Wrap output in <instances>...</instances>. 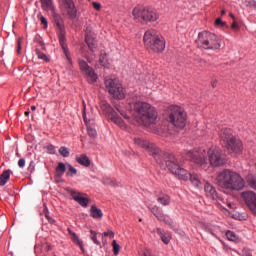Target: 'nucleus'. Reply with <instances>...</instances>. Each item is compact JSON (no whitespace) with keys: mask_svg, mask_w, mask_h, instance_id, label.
<instances>
[{"mask_svg":"<svg viewBox=\"0 0 256 256\" xmlns=\"http://www.w3.org/2000/svg\"><path fill=\"white\" fill-rule=\"evenodd\" d=\"M130 108L134 111L138 123L142 125H153L157 121V110L147 102L129 103Z\"/></svg>","mask_w":256,"mask_h":256,"instance_id":"obj_1","label":"nucleus"},{"mask_svg":"<svg viewBox=\"0 0 256 256\" xmlns=\"http://www.w3.org/2000/svg\"><path fill=\"white\" fill-rule=\"evenodd\" d=\"M162 163H164V166L163 164H159L162 169H169L171 173L181 181H187L189 179V173L187 170L181 168V163H183L181 158H177L173 154L166 153L164 154V157H162Z\"/></svg>","mask_w":256,"mask_h":256,"instance_id":"obj_2","label":"nucleus"},{"mask_svg":"<svg viewBox=\"0 0 256 256\" xmlns=\"http://www.w3.org/2000/svg\"><path fill=\"white\" fill-rule=\"evenodd\" d=\"M144 45L154 53H161L165 50V40L156 30H147L143 37Z\"/></svg>","mask_w":256,"mask_h":256,"instance_id":"obj_3","label":"nucleus"},{"mask_svg":"<svg viewBox=\"0 0 256 256\" xmlns=\"http://www.w3.org/2000/svg\"><path fill=\"white\" fill-rule=\"evenodd\" d=\"M196 44L198 47L210 51H219V49H221V39L219 36L209 31L200 32Z\"/></svg>","mask_w":256,"mask_h":256,"instance_id":"obj_4","label":"nucleus"},{"mask_svg":"<svg viewBox=\"0 0 256 256\" xmlns=\"http://www.w3.org/2000/svg\"><path fill=\"white\" fill-rule=\"evenodd\" d=\"M132 15L138 23H155L159 19V14L151 7L136 6Z\"/></svg>","mask_w":256,"mask_h":256,"instance_id":"obj_5","label":"nucleus"},{"mask_svg":"<svg viewBox=\"0 0 256 256\" xmlns=\"http://www.w3.org/2000/svg\"><path fill=\"white\" fill-rule=\"evenodd\" d=\"M134 143L138 147H141L142 149L148 151V153L152 155V157L155 159L158 165H162L163 167H165V164L163 163V157L165 156L166 153H163L155 144L141 137L134 138Z\"/></svg>","mask_w":256,"mask_h":256,"instance_id":"obj_6","label":"nucleus"},{"mask_svg":"<svg viewBox=\"0 0 256 256\" xmlns=\"http://www.w3.org/2000/svg\"><path fill=\"white\" fill-rule=\"evenodd\" d=\"M52 17H53L54 25H56L59 31L58 32L59 43L64 51L67 61L71 63V53L69 52V48L65 43V26L63 24V17H61V14L55 12V9L54 11H52Z\"/></svg>","mask_w":256,"mask_h":256,"instance_id":"obj_7","label":"nucleus"},{"mask_svg":"<svg viewBox=\"0 0 256 256\" xmlns=\"http://www.w3.org/2000/svg\"><path fill=\"white\" fill-rule=\"evenodd\" d=\"M105 88L114 99H125V90L117 78L106 77L104 79Z\"/></svg>","mask_w":256,"mask_h":256,"instance_id":"obj_8","label":"nucleus"},{"mask_svg":"<svg viewBox=\"0 0 256 256\" xmlns=\"http://www.w3.org/2000/svg\"><path fill=\"white\" fill-rule=\"evenodd\" d=\"M169 121L174 125V127H178L179 129H183L185 125H187V114L181 107L179 106H171L169 112Z\"/></svg>","mask_w":256,"mask_h":256,"instance_id":"obj_9","label":"nucleus"},{"mask_svg":"<svg viewBox=\"0 0 256 256\" xmlns=\"http://www.w3.org/2000/svg\"><path fill=\"white\" fill-rule=\"evenodd\" d=\"M187 157L192 163H195L201 169H207L209 163L207 162V151L203 148H196L194 150L186 151Z\"/></svg>","mask_w":256,"mask_h":256,"instance_id":"obj_10","label":"nucleus"},{"mask_svg":"<svg viewBox=\"0 0 256 256\" xmlns=\"http://www.w3.org/2000/svg\"><path fill=\"white\" fill-rule=\"evenodd\" d=\"M208 161L212 167H221V165H225L227 163V159L225 158V154L218 147L212 146L207 151Z\"/></svg>","mask_w":256,"mask_h":256,"instance_id":"obj_11","label":"nucleus"},{"mask_svg":"<svg viewBox=\"0 0 256 256\" xmlns=\"http://www.w3.org/2000/svg\"><path fill=\"white\" fill-rule=\"evenodd\" d=\"M245 187V180L239 173L230 170L228 182L226 183V190L228 191H241Z\"/></svg>","mask_w":256,"mask_h":256,"instance_id":"obj_12","label":"nucleus"},{"mask_svg":"<svg viewBox=\"0 0 256 256\" xmlns=\"http://www.w3.org/2000/svg\"><path fill=\"white\" fill-rule=\"evenodd\" d=\"M100 107H101L102 111L106 115H108V119L110 121H112V123H115L121 129L126 128V125H125V122L123 121V119H121V117H119L117 112H115V110H113V108H111V105H109V103H107V101H104V100L101 101L100 102Z\"/></svg>","mask_w":256,"mask_h":256,"instance_id":"obj_13","label":"nucleus"},{"mask_svg":"<svg viewBox=\"0 0 256 256\" xmlns=\"http://www.w3.org/2000/svg\"><path fill=\"white\" fill-rule=\"evenodd\" d=\"M79 68L83 75H85L88 83H95V81H97V73H95V70H93L85 60H79Z\"/></svg>","mask_w":256,"mask_h":256,"instance_id":"obj_14","label":"nucleus"},{"mask_svg":"<svg viewBox=\"0 0 256 256\" xmlns=\"http://www.w3.org/2000/svg\"><path fill=\"white\" fill-rule=\"evenodd\" d=\"M224 147L227 149L230 153H235V155H239V153H242L243 151V142L239 140L237 137H233L231 140H228Z\"/></svg>","mask_w":256,"mask_h":256,"instance_id":"obj_15","label":"nucleus"},{"mask_svg":"<svg viewBox=\"0 0 256 256\" xmlns=\"http://www.w3.org/2000/svg\"><path fill=\"white\" fill-rule=\"evenodd\" d=\"M60 9L66 11L70 19H75L77 17V8H75V3L73 0H58Z\"/></svg>","mask_w":256,"mask_h":256,"instance_id":"obj_16","label":"nucleus"},{"mask_svg":"<svg viewBox=\"0 0 256 256\" xmlns=\"http://www.w3.org/2000/svg\"><path fill=\"white\" fill-rule=\"evenodd\" d=\"M85 43L88 45V49H90L92 53H95V50L97 49V38L95 37V32H93L91 26H88L85 29Z\"/></svg>","mask_w":256,"mask_h":256,"instance_id":"obj_17","label":"nucleus"},{"mask_svg":"<svg viewBox=\"0 0 256 256\" xmlns=\"http://www.w3.org/2000/svg\"><path fill=\"white\" fill-rule=\"evenodd\" d=\"M242 199L245 201L247 207L254 215H256V194L253 191H247L242 193Z\"/></svg>","mask_w":256,"mask_h":256,"instance_id":"obj_18","label":"nucleus"},{"mask_svg":"<svg viewBox=\"0 0 256 256\" xmlns=\"http://www.w3.org/2000/svg\"><path fill=\"white\" fill-rule=\"evenodd\" d=\"M230 173V169H225L221 172H218L216 176V185H218V187L221 189H226Z\"/></svg>","mask_w":256,"mask_h":256,"instance_id":"obj_19","label":"nucleus"},{"mask_svg":"<svg viewBox=\"0 0 256 256\" xmlns=\"http://www.w3.org/2000/svg\"><path fill=\"white\" fill-rule=\"evenodd\" d=\"M70 195L72 199H74V201H76L77 203H79V205H81V207H87V205H89V199L83 197L81 193L75 190H70Z\"/></svg>","mask_w":256,"mask_h":256,"instance_id":"obj_20","label":"nucleus"},{"mask_svg":"<svg viewBox=\"0 0 256 256\" xmlns=\"http://www.w3.org/2000/svg\"><path fill=\"white\" fill-rule=\"evenodd\" d=\"M220 139H221V143L224 145L226 143H228V141L232 140L235 136L233 135V130L227 128V127H223L220 130Z\"/></svg>","mask_w":256,"mask_h":256,"instance_id":"obj_21","label":"nucleus"},{"mask_svg":"<svg viewBox=\"0 0 256 256\" xmlns=\"http://www.w3.org/2000/svg\"><path fill=\"white\" fill-rule=\"evenodd\" d=\"M156 233L157 235H159L162 243H164L165 245H169V243L171 242V233L167 232L161 228H156Z\"/></svg>","mask_w":256,"mask_h":256,"instance_id":"obj_22","label":"nucleus"},{"mask_svg":"<svg viewBox=\"0 0 256 256\" xmlns=\"http://www.w3.org/2000/svg\"><path fill=\"white\" fill-rule=\"evenodd\" d=\"M204 189L207 197L210 199H217V190L213 185H211L209 182H206Z\"/></svg>","mask_w":256,"mask_h":256,"instance_id":"obj_23","label":"nucleus"},{"mask_svg":"<svg viewBox=\"0 0 256 256\" xmlns=\"http://www.w3.org/2000/svg\"><path fill=\"white\" fill-rule=\"evenodd\" d=\"M83 119L87 125V131H88L89 137H92V139H95V137H97V130L89 126V123H91V120H87V115L85 113L83 114Z\"/></svg>","mask_w":256,"mask_h":256,"instance_id":"obj_24","label":"nucleus"},{"mask_svg":"<svg viewBox=\"0 0 256 256\" xmlns=\"http://www.w3.org/2000/svg\"><path fill=\"white\" fill-rule=\"evenodd\" d=\"M76 161L79 163V165H83V167H89V165H91V160H89V157H87L86 154L77 156Z\"/></svg>","mask_w":256,"mask_h":256,"instance_id":"obj_25","label":"nucleus"},{"mask_svg":"<svg viewBox=\"0 0 256 256\" xmlns=\"http://www.w3.org/2000/svg\"><path fill=\"white\" fill-rule=\"evenodd\" d=\"M11 179V170H5L1 175H0V186L5 187L7 185V181Z\"/></svg>","mask_w":256,"mask_h":256,"instance_id":"obj_26","label":"nucleus"},{"mask_svg":"<svg viewBox=\"0 0 256 256\" xmlns=\"http://www.w3.org/2000/svg\"><path fill=\"white\" fill-rule=\"evenodd\" d=\"M90 215L93 219H101L103 217V211L97 208V206L93 205L90 208Z\"/></svg>","mask_w":256,"mask_h":256,"instance_id":"obj_27","label":"nucleus"},{"mask_svg":"<svg viewBox=\"0 0 256 256\" xmlns=\"http://www.w3.org/2000/svg\"><path fill=\"white\" fill-rule=\"evenodd\" d=\"M40 3L44 11H55V6H53V0H40Z\"/></svg>","mask_w":256,"mask_h":256,"instance_id":"obj_28","label":"nucleus"},{"mask_svg":"<svg viewBox=\"0 0 256 256\" xmlns=\"http://www.w3.org/2000/svg\"><path fill=\"white\" fill-rule=\"evenodd\" d=\"M151 213L156 216L158 220L165 219V214H163V211H161V208L159 206H153L150 208Z\"/></svg>","mask_w":256,"mask_h":256,"instance_id":"obj_29","label":"nucleus"},{"mask_svg":"<svg viewBox=\"0 0 256 256\" xmlns=\"http://www.w3.org/2000/svg\"><path fill=\"white\" fill-rule=\"evenodd\" d=\"M188 179L190 180L192 185H194V187H199V185H201V178H199V175H197L196 173H189Z\"/></svg>","mask_w":256,"mask_h":256,"instance_id":"obj_30","label":"nucleus"},{"mask_svg":"<svg viewBox=\"0 0 256 256\" xmlns=\"http://www.w3.org/2000/svg\"><path fill=\"white\" fill-rule=\"evenodd\" d=\"M68 233L71 236L72 241L76 244L79 245L81 249H83V242L79 239L77 234L75 232L71 231V229H68Z\"/></svg>","mask_w":256,"mask_h":256,"instance_id":"obj_31","label":"nucleus"},{"mask_svg":"<svg viewBox=\"0 0 256 256\" xmlns=\"http://www.w3.org/2000/svg\"><path fill=\"white\" fill-rule=\"evenodd\" d=\"M157 201L160 203V205L167 206L169 203H171V198L169 195H162L157 198Z\"/></svg>","mask_w":256,"mask_h":256,"instance_id":"obj_32","label":"nucleus"},{"mask_svg":"<svg viewBox=\"0 0 256 256\" xmlns=\"http://www.w3.org/2000/svg\"><path fill=\"white\" fill-rule=\"evenodd\" d=\"M246 181H247L249 187L256 190V176H254L253 174H249L246 177Z\"/></svg>","mask_w":256,"mask_h":256,"instance_id":"obj_33","label":"nucleus"},{"mask_svg":"<svg viewBox=\"0 0 256 256\" xmlns=\"http://www.w3.org/2000/svg\"><path fill=\"white\" fill-rule=\"evenodd\" d=\"M67 171L65 164L63 162H60L58 166L56 167V175L57 177H63V174Z\"/></svg>","mask_w":256,"mask_h":256,"instance_id":"obj_34","label":"nucleus"},{"mask_svg":"<svg viewBox=\"0 0 256 256\" xmlns=\"http://www.w3.org/2000/svg\"><path fill=\"white\" fill-rule=\"evenodd\" d=\"M99 63L100 65H102V67H107L108 59H107V53H105V51L100 52Z\"/></svg>","mask_w":256,"mask_h":256,"instance_id":"obj_35","label":"nucleus"},{"mask_svg":"<svg viewBox=\"0 0 256 256\" xmlns=\"http://www.w3.org/2000/svg\"><path fill=\"white\" fill-rule=\"evenodd\" d=\"M35 53H36L38 59H41L42 61H46V63H49V58L47 57V55L45 53L41 52V50L36 48Z\"/></svg>","mask_w":256,"mask_h":256,"instance_id":"obj_36","label":"nucleus"},{"mask_svg":"<svg viewBox=\"0 0 256 256\" xmlns=\"http://www.w3.org/2000/svg\"><path fill=\"white\" fill-rule=\"evenodd\" d=\"M115 109H116V111H118V113H120V115H121L122 117H124V119L129 120V116L127 115V112L124 111L119 105H116V106H115Z\"/></svg>","mask_w":256,"mask_h":256,"instance_id":"obj_37","label":"nucleus"},{"mask_svg":"<svg viewBox=\"0 0 256 256\" xmlns=\"http://www.w3.org/2000/svg\"><path fill=\"white\" fill-rule=\"evenodd\" d=\"M112 247H113V253L115 256L119 255V250L121 249V246H119V244H117L116 240H113L112 242Z\"/></svg>","mask_w":256,"mask_h":256,"instance_id":"obj_38","label":"nucleus"},{"mask_svg":"<svg viewBox=\"0 0 256 256\" xmlns=\"http://www.w3.org/2000/svg\"><path fill=\"white\" fill-rule=\"evenodd\" d=\"M68 177H73L74 175H77V169H75L72 165L68 164Z\"/></svg>","mask_w":256,"mask_h":256,"instance_id":"obj_39","label":"nucleus"},{"mask_svg":"<svg viewBox=\"0 0 256 256\" xmlns=\"http://www.w3.org/2000/svg\"><path fill=\"white\" fill-rule=\"evenodd\" d=\"M102 183L104 185H110L112 187H115V181H113L111 178L109 177H104L103 180H102Z\"/></svg>","mask_w":256,"mask_h":256,"instance_id":"obj_40","label":"nucleus"},{"mask_svg":"<svg viewBox=\"0 0 256 256\" xmlns=\"http://www.w3.org/2000/svg\"><path fill=\"white\" fill-rule=\"evenodd\" d=\"M59 153L62 155V157H69V149H67L65 146L60 147Z\"/></svg>","mask_w":256,"mask_h":256,"instance_id":"obj_41","label":"nucleus"},{"mask_svg":"<svg viewBox=\"0 0 256 256\" xmlns=\"http://www.w3.org/2000/svg\"><path fill=\"white\" fill-rule=\"evenodd\" d=\"M226 237H227L228 241H236L237 240V235H235V233L231 232V231L226 232Z\"/></svg>","mask_w":256,"mask_h":256,"instance_id":"obj_42","label":"nucleus"},{"mask_svg":"<svg viewBox=\"0 0 256 256\" xmlns=\"http://www.w3.org/2000/svg\"><path fill=\"white\" fill-rule=\"evenodd\" d=\"M90 235L91 240L93 241V243H95V245H101V243L97 241V233L95 231L91 230Z\"/></svg>","mask_w":256,"mask_h":256,"instance_id":"obj_43","label":"nucleus"},{"mask_svg":"<svg viewBox=\"0 0 256 256\" xmlns=\"http://www.w3.org/2000/svg\"><path fill=\"white\" fill-rule=\"evenodd\" d=\"M158 221H163L166 225H169V227H173V220H171V218L167 217L166 215H164L162 220Z\"/></svg>","mask_w":256,"mask_h":256,"instance_id":"obj_44","label":"nucleus"},{"mask_svg":"<svg viewBox=\"0 0 256 256\" xmlns=\"http://www.w3.org/2000/svg\"><path fill=\"white\" fill-rule=\"evenodd\" d=\"M246 6L251 7L252 9H256V0L247 1Z\"/></svg>","mask_w":256,"mask_h":256,"instance_id":"obj_45","label":"nucleus"},{"mask_svg":"<svg viewBox=\"0 0 256 256\" xmlns=\"http://www.w3.org/2000/svg\"><path fill=\"white\" fill-rule=\"evenodd\" d=\"M104 237H110V239H113L115 237V233L111 230H108L107 232L103 233Z\"/></svg>","mask_w":256,"mask_h":256,"instance_id":"obj_46","label":"nucleus"},{"mask_svg":"<svg viewBox=\"0 0 256 256\" xmlns=\"http://www.w3.org/2000/svg\"><path fill=\"white\" fill-rule=\"evenodd\" d=\"M47 151L53 155L55 153V146L49 144L47 147H46Z\"/></svg>","mask_w":256,"mask_h":256,"instance_id":"obj_47","label":"nucleus"},{"mask_svg":"<svg viewBox=\"0 0 256 256\" xmlns=\"http://www.w3.org/2000/svg\"><path fill=\"white\" fill-rule=\"evenodd\" d=\"M18 167H20V169H23V167H25V158L19 159Z\"/></svg>","mask_w":256,"mask_h":256,"instance_id":"obj_48","label":"nucleus"},{"mask_svg":"<svg viewBox=\"0 0 256 256\" xmlns=\"http://www.w3.org/2000/svg\"><path fill=\"white\" fill-rule=\"evenodd\" d=\"M94 9H96V11H100L101 10V4L97 3V2H93L92 3Z\"/></svg>","mask_w":256,"mask_h":256,"instance_id":"obj_49","label":"nucleus"},{"mask_svg":"<svg viewBox=\"0 0 256 256\" xmlns=\"http://www.w3.org/2000/svg\"><path fill=\"white\" fill-rule=\"evenodd\" d=\"M40 21H41V24L44 25L45 29H47V19L41 16Z\"/></svg>","mask_w":256,"mask_h":256,"instance_id":"obj_50","label":"nucleus"},{"mask_svg":"<svg viewBox=\"0 0 256 256\" xmlns=\"http://www.w3.org/2000/svg\"><path fill=\"white\" fill-rule=\"evenodd\" d=\"M215 25H221V26H223V25H225V23L223 22V20H221V18H218V19H216V21H215Z\"/></svg>","mask_w":256,"mask_h":256,"instance_id":"obj_51","label":"nucleus"},{"mask_svg":"<svg viewBox=\"0 0 256 256\" xmlns=\"http://www.w3.org/2000/svg\"><path fill=\"white\" fill-rule=\"evenodd\" d=\"M21 38L20 39H18V42H17V44H18V48H17V53H21Z\"/></svg>","mask_w":256,"mask_h":256,"instance_id":"obj_52","label":"nucleus"},{"mask_svg":"<svg viewBox=\"0 0 256 256\" xmlns=\"http://www.w3.org/2000/svg\"><path fill=\"white\" fill-rule=\"evenodd\" d=\"M143 256H153V254H151V250L146 249L143 253Z\"/></svg>","mask_w":256,"mask_h":256,"instance_id":"obj_53","label":"nucleus"},{"mask_svg":"<svg viewBox=\"0 0 256 256\" xmlns=\"http://www.w3.org/2000/svg\"><path fill=\"white\" fill-rule=\"evenodd\" d=\"M231 28L232 29H239V24H237V22H233L232 25H231Z\"/></svg>","mask_w":256,"mask_h":256,"instance_id":"obj_54","label":"nucleus"},{"mask_svg":"<svg viewBox=\"0 0 256 256\" xmlns=\"http://www.w3.org/2000/svg\"><path fill=\"white\" fill-rule=\"evenodd\" d=\"M211 86H212L213 88L217 87V80H213V81L211 82Z\"/></svg>","mask_w":256,"mask_h":256,"instance_id":"obj_55","label":"nucleus"},{"mask_svg":"<svg viewBox=\"0 0 256 256\" xmlns=\"http://www.w3.org/2000/svg\"><path fill=\"white\" fill-rule=\"evenodd\" d=\"M46 217L48 218V220L50 221V223H55V220H53L52 218H49V216L46 215Z\"/></svg>","mask_w":256,"mask_h":256,"instance_id":"obj_56","label":"nucleus"},{"mask_svg":"<svg viewBox=\"0 0 256 256\" xmlns=\"http://www.w3.org/2000/svg\"><path fill=\"white\" fill-rule=\"evenodd\" d=\"M37 107L31 106V111H36Z\"/></svg>","mask_w":256,"mask_h":256,"instance_id":"obj_57","label":"nucleus"},{"mask_svg":"<svg viewBox=\"0 0 256 256\" xmlns=\"http://www.w3.org/2000/svg\"><path fill=\"white\" fill-rule=\"evenodd\" d=\"M25 117H29V111L24 112Z\"/></svg>","mask_w":256,"mask_h":256,"instance_id":"obj_58","label":"nucleus"},{"mask_svg":"<svg viewBox=\"0 0 256 256\" xmlns=\"http://www.w3.org/2000/svg\"><path fill=\"white\" fill-rule=\"evenodd\" d=\"M88 63H91L92 59L86 56Z\"/></svg>","mask_w":256,"mask_h":256,"instance_id":"obj_59","label":"nucleus"},{"mask_svg":"<svg viewBox=\"0 0 256 256\" xmlns=\"http://www.w3.org/2000/svg\"><path fill=\"white\" fill-rule=\"evenodd\" d=\"M230 17L231 19H235V15H233V13H230Z\"/></svg>","mask_w":256,"mask_h":256,"instance_id":"obj_60","label":"nucleus"},{"mask_svg":"<svg viewBox=\"0 0 256 256\" xmlns=\"http://www.w3.org/2000/svg\"><path fill=\"white\" fill-rule=\"evenodd\" d=\"M225 13H226L225 10L221 11V15H225Z\"/></svg>","mask_w":256,"mask_h":256,"instance_id":"obj_61","label":"nucleus"}]
</instances>
